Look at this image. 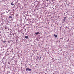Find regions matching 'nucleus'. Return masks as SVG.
I'll use <instances>...</instances> for the list:
<instances>
[{"label": "nucleus", "instance_id": "f257e3e1", "mask_svg": "<svg viewBox=\"0 0 74 74\" xmlns=\"http://www.w3.org/2000/svg\"><path fill=\"white\" fill-rule=\"evenodd\" d=\"M54 36L55 38H56V37H58V36L55 34H54Z\"/></svg>", "mask_w": 74, "mask_h": 74}, {"label": "nucleus", "instance_id": "f03ea898", "mask_svg": "<svg viewBox=\"0 0 74 74\" xmlns=\"http://www.w3.org/2000/svg\"><path fill=\"white\" fill-rule=\"evenodd\" d=\"M35 34H36V35H37L38 34H40V33H39V32H37L35 33Z\"/></svg>", "mask_w": 74, "mask_h": 74}, {"label": "nucleus", "instance_id": "7ed1b4c3", "mask_svg": "<svg viewBox=\"0 0 74 74\" xmlns=\"http://www.w3.org/2000/svg\"><path fill=\"white\" fill-rule=\"evenodd\" d=\"M29 68H26V71H27V70H29Z\"/></svg>", "mask_w": 74, "mask_h": 74}, {"label": "nucleus", "instance_id": "20e7f679", "mask_svg": "<svg viewBox=\"0 0 74 74\" xmlns=\"http://www.w3.org/2000/svg\"><path fill=\"white\" fill-rule=\"evenodd\" d=\"M11 5H14V3L13 2H12L11 3Z\"/></svg>", "mask_w": 74, "mask_h": 74}, {"label": "nucleus", "instance_id": "39448f33", "mask_svg": "<svg viewBox=\"0 0 74 74\" xmlns=\"http://www.w3.org/2000/svg\"><path fill=\"white\" fill-rule=\"evenodd\" d=\"M64 22H65V20H64V19L62 21V22H63V23H64Z\"/></svg>", "mask_w": 74, "mask_h": 74}, {"label": "nucleus", "instance_id": "423d86ee", "mask_svg": "<svg viewBox=\"0 0 74 74\" xmlns=\"http://www.w3.org/2000/svg\"><path fill=\"white\" fill-rule=\"evenodd\" d=\"M12 18V16H10L9 17V18Z\"/></svg>", "mask_w": 74, "mask_h": 74}, {"label": "nucleus", "instance_id": "0eeeda50", "mask_svg": "<svg viewBox=\"0 0 74 74\" xmlns=\"http://www.w3.org/2000/svg\"><path fill=\"white\" fill-rule=\"evenodd\" d=\"M25 38H28V36H25Z\"/></svg>", "mask_w": 74, "mask_h": 74}, {"label": "nucleus", "instance_id": "6e6552de", "mask_svg": "<svg viewBox=\"0 0 74 74\" xmlns=\"http://www.w3.org/2000/svg\"><path fill=\"white\" fill-rule=\"evenodd\" d=\"M32 70V69H28V71H31Z\"/></svg>", "mask_w": 74, "mask_h": 74}, {"label": "nucleus", "instance_id": "1a4fd4ad", "mask_svg": "<svg viewBox=\"0 0 74 74\" xmlns=\"http://www.w3.org/2000/svg\"><path fill=\"white\" fill-rule=\"evenodd\" d=\"M3 42L5 43V42H7V41H3Z\"/></svg>", "mask_w": 74, "mask_h": 74}, {"label": "nucleus", "instance_id": "9d476101", "mask_svg": "<svg viewBox=\"0 0 74 74\" xmlns=\"http://www.w3.org/2000/svg\"><path fill=\"white\" fill-rule=\"evenodd\" d=\"M66 18H66V17H64V19L65 20H66Z\"/></svg>", "mask_w": 74, "mask_h": 74}, {"label": "nucleus", "instance_id": "9b49d317", "mask_svg": "<svg viewBox=\"0 0 74 74\" xmlns=\"http://www.w3.org/2000/svg\"><path fill=\"white\" fill-rule=\"evenodd\" d=\"M38 58H39V57H37V59H38Z\"/></svg>", "mask_w": 74, "mask_h": 74}, {"label": "nucleus", "instance_id": "f8f14e48", "mask_svg": "<svg viewBox=\"0 0 74 74\" xmlns=\"http://www.w3.org/2000/svg\"><path fill=\"white\" fill-rule=\"evenodd\" d=\"M40 59H41V57H40Z\"/></svg>", "mask_w": 74, "mask_h": 74}]
</instances>
